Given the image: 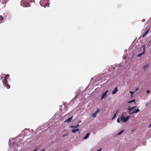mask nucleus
<instances>
[{
	"label": "nucleus",
	"instance_id": "f257e3e1",
	"mask_svg": "<svg viewBox=\"0 0 151 151\" xmlns=\"http://www.w3.org/2000/svg\"><path fill=\"white\" fill-rule=\"evenodd\" d=\"M9 74H7L6 75H5V74H4L3 75L2 77V78L4 77L3 81L4 84V85L7 88H10V86L9 84H8V81L7 80V79L9 78Z\"/></svg>",
	"mask_w": 151,
	"mask_h": 151
},
{
	"label": "nucleus",
	"instance_id": "f03ea898",
	"mask_svg": "<svg viewBox=\"0 0 151 151\" xmlns=\"http://www.w3.org/2000/svg\"><path fill=\"white\" fill-rule=\"evenodd\" d=\"M129 118V116H128L126 117L124 116V115L123 113L120 116V119L121 120L122 122H126Z\"/></svg>",
	"mask_w": 151,
	"mask_h": 151
},
{
	"label": "nucleus",
	"instance_id": "7ed1b4c3",
	"mask_svg": "<svg viewBox=\"0 0 151 151\" xmlns=\"http://www.w3.org/2000/svg\"><path fill=\"white\" fill-rule=\"evenodd\" d=\"M108 90H107L106 92H104L103 93V94H102V95L101 98V99L102 100L106 98V96H107V92H108Z\"/></svg>",
	"mask_w": 151,
	"mask_h": 151
},
{
	"label": "nucleus",
	"instance_id": "20e7f679",
	"mask_svg": "<svg viewBox=\"0 0 151 151\" xmlns=\"http://www.w3.org/2000/svg\"><path fill=\"white\" fill-rule=\"evenodd\" d=\"M140 111V110L139 109H137L135 110H134L133 111L131 112V114H135L136 113H137Z\"/></svg>",
	"mask_w": 151,
	"mask_h": 151
},
{
	"label": "nucleus",
	"instance_id": "39448f33",
	"mask_svg": "<svg viewBox=\"0 0 151 151\" xmlns=\"http://www.w3.org/2000/svg\"><path fill=\"white\" fill-rule=\"evenodd\" d=\"M143 52L142 53L138 54L137 55V57H140L142 54H143L144 53L145 50V45H143Z\"/></svg>",
	"mask_w": 151,
	"mask_h": 151
},
{
	"label": "nucleus",
	"instance_id": "423d86ee",
	"mask_svg": "<svg viewBox=\"0 0 151 151\" xmlns=\"http://www.w3.org/2000/svg\"><path fill=\"white\" fill-rule=\"evenodd\" d=\"M73 116H72L71 117H70V118H69L68 119L65 120V122H66L67 123L70 122H71L72 119L73 118Z\"/></svg>",
	"mask_w": 151,
	"mask_h": 151
},
{
	"label": "nucleus",
	"instance_id": "0eeeda50",
	"mask_svg": "<svg viewBox=\"0 0 151 151\" xmlns=\"http://www.w3.org/2000/svg\"><path fill=\"white\" fill-rule=\"evenodd\" d=\"M118 91L117 88H114V90L112 92V93L113 94H115Z\"/></svg>",
	"mask_w": 151,
	"mask_h": 151
},
{
	"label": "nucleus",
	"instance_id": "6e6552de",
	"mask_svg": "<svg viewBox=\"0 0 151 151\" xmlns=\"http://www.w3.org/2000/svg\"><path fill=\"white\" fill-rule=\"evenodd\" d=\"M149 29L147 30L146 32L142 35V37H144L147 34L149 31Z\"/></svg>",
	"mask_w": 151,
	"mask_h": 151
},
{
	"label": "nucleus",
	"instance_id": "1a4fd4ad",
	"mask_svg": "<svg viewBox=\"0 0 151 151\" xmlns=\"http://www.w3.org/2000/svg\"><path fill=\"white\" fill-rule=\"evenodd\" d=\"M79 126V124H78L76 126H71L70 127V128H77Z\"/></svg>",
	"mask_w": 151,
	"mask_h": 151
},
{
	"label": "nucleus",
	"instance_id": "9d476101",
	"mask_svg": "<svg viewBox=\"0 0 151 151\" xmlns=\"http://www.w3.org/2000/svg\"><path fill=\"white\" fill-rule=\"evenodd\" d=\"M89 135V133H87L86 135L84 137L83 139H86L88 137Z\"/></svg>",
	"mask_w": 151,
	"mask_h": 151
},
{
	"label": "nucleus",
	"instance_id": "9b49d317",
	"mask_svg": "<svg viewBox=\"0 0 151 151\" xmlns=\"http://www.w3.org/2000/svg\"><path fill=\"white\" fill-rule=\"evenodd\" d=\"M24 2V1H21V5L23 6H24V7H27V6H25V5H24L23 4V3Z\"/></svg>",
	"mask_w": 151,
	"mask_h": 151
},
{
	"label": "nucleus",
	"instance_id": "f8f14e48",
	"mask_svg": "<svg viewBox=\"0 0 151 151\" xmlns=\"http://www.w3.org/2000/svg\"><path fill=\"white\" fill-rule=\"evenodd\" d=\"M79 131V129H73L72 130V132H73V133H75L76 131Z\"/></svg>",
	"mask_w": 151,
	"mask_h": 151
},
{
	"label": "nucleus",
	"instance_id": "ddd939ff",
	"mask_svg": "<svg viewBox=\"0 0 151 151\" xmlns=\"http://www.w3.org/2000/svg\"><path fill=\"white\" fill-rule=\"evenodd\" d=\"M133 108L134 107H129L128 110V111H129V112H130L133 109Z\"/></svg>",
	"mask_w": 151,
	"mask_h": 151
},
{
	"label": "nucleus",
	"instance_id": "4468645a",
	"mask_svg": "<svg viewBox=\"0 0 151 151\" xmlns=\"http://www.w3.org/2000/svg\"><path fill=\"white\" fill-rule=\"evenodd\" d=\"M3 17L2 16H0V22H1V23L3 21Z\"/></svg>",
	"mask_w": 151,
	"mask_h": 151
},
{
	"label": "nucleus",
	"instance_id": "2eb2a0df",
	"mask_svg": "<svg viewBox=\"0 0 151 151\" xmlns=\"http://www.w3.org/2000/svg\"><path fill=\"white\" fill-rule=\"evenodd\" d=\"M148 64L145 65L143 66V69H146L147 68V67H148Z\"/></svg>",
	"mask_w": 151,
	"mask_h": 151
},
{
	"label": "nucleus",
	"instance_id": "dca6fc26",
	"mask_svg": "<svg viewBox=\"0 0 151 151\" xmlns=\"http://www.w3.org/2000/svg\"><path fill=\"white\" fill-rule=\"evenodd\" d=\"M99 111H100V109H99V108H97L96 111L95 112V114H96L97 113H99Z\"/></svg>",
	"mask_w": 151,
	"mask_h": 151
},
{
	"label": "nucleus",
	"instance_id": "f3484780",
	"mask_svg": "<svg viewBox=\"0 0 151 151\" xmlns=\"http://www.w3.org/2000/svg\"><path fill=\"white\" fill-rule=\"evenodd\" d=\"M135 100H132V101H129L128 102V103H131V102H134V104H135Z\"/></svg>",
	"mask_w": 151,
	"mask_h": 151
},
{
	"label": "nucleus",
	"instance_id": "a211bd4d",
	"mask_svg": "<svg viewBox=\"0 0 151 151\" xmlns=\"http://www.w3.org/2000/svg\"><path fill=\"white\" fill-rule=\"evenodd\" d=\"M96 114L94 113L92 114L91 116L93 117H95L96 116Z\"/></svg>",
	"mask_w": 151,
	"mask_h": 151
},
{
	"label": "nucleus",
	"instance_id": "6ab92c4d",
	"mask_svg": "<svg viewBox=\"0 0 151 151\" xmlns=\"http://www.w3.org/2000/svg\"><path fill=\"white\" fill-rule=\"evenodd\" d=\"M124 132L123 130H122L120 132L118 133L117 135H120L122 133Z\"/></svg>",
	"mask_w": 151,
	"mask_h": 151
},
{
	"label": "nucleus",
	"instance_id": "aec40b11",
	"mask_svg": "<svg viewBox=\"0 0 151 151\" xmlns=\"http://www.w3.org/2000/svg\"><path fill=\"white\" fill-rule=\"evenodd\" d=\"M116 114H117L116 112L115 113V114H114L113 117V118L112 119V120H113L116 117Z\"/></svg>",
	"mask_w": 151,
	"mask_h": 151
},
{
	"label": "nucleus",
	"instance_id": "412c9836",
	"mask_svg": "<svg viewBox=\"0 0 151 151\" xmlns=\"http://www.w3.org/2000/svg\"><path fill=\"white\" fill-rule=\"evenodd\" d=\"M117 122L118 123H120V119H119V118H118L117 119Z\"/></svg>",
	"mask_w": 151,
	"mask_h": 151
},
{
	"label": "nucleus",
	"instance_id": "4be33fe9",
	"mask_svg": "<svg viewBox=\"0 0 151 151\" xmlns=\"http://www.w3.org/2000/svg\"><path fill=\"white\" fill-rule=\"evenodd\" d=\"M49 3H47L45 5V7L46 6H47V7H49Z\"/></svg>",
	"mask_w": 151,
	"mask_h": 151
},
{
	"label": "nucleus",
	"instance_id": "5701e85b",
	"mask_svg": "<svg viewBox=\"0 0 151 151\" xmlns=\"http://www.w3.org/2000/svg\"><path fill=\"white\" fill-rule=\"evenodd\" d=\"M131 94V97H132V95H133V92H132V91H130L129 92Z\"/></svg>",
	"mask_w": 151,
	"mask_h": 151
},
{
	"label": "nucleus",
	"instance_id": "b1692460",
	"mask_svg": "<svg viewBox=\"0 0 151 151\" xmlns=\"http://www.w3.org/2000/svg\"><path fill=\"white\" fill-rule=\"evenodd\" d=\"M150 92V91L149 90H148L147 91V93H149Z\"/></svg>",
	"mask_w": 151,
	"mask_h": 151
},
{
	"label": "nucleus",
	"instance_id": "393cba45",
	"mask_svg": "<svg viewBox=\"0 0 151 151\" xmlns=\"http://www.w3.org/2000/svg\"><path fill=\"white\" fill-rule=\"evenodd\" d=\"M68 135V134H65V135H63V137H65L66 136V135Z\"/></svg>",
	"mask_w": 151,
	"mask_h": 151
},
{
	"label": "nucleus",
	"instance_id": "a878e982",
	"mask_svg": "<svg viewBox=\"0 0 151 151\" xmlns=\"http://www.w3.org/2000/svg\"><path fill=\"white\" fill-rule=\"evenodd\" d=\"M136 107V106H134L133 107H134L133 108V109H134Z\"/></svg>",
	"mask_w": 151,
	"mask_h": 151
},
{
	"label": "nucleus",
	"instance_id": "bb28decb",
	"mask_svg": "<svg viewBox=\"0 0 151 151\" xmlns=\"http://www.w3.org/2000/svg\"><path fill=\"white\" fill-rule=\"evenodd\" d=\"M138 88H136L135 91H137V90H138Z\"/></svg>",
	"mask_w": 151,
	"mask_h": 151
},
{
	"label": "nucleus",
	"instance_id": "cd10ccee",
	"mask_svg": "<svg viewBox=\"0 0 151 151\" xmlns=\"http://www.w3.org/2000/svg\"><path fill=\"white\" fill-rule=\"evenodd\" d=\"M44 150H45V149H43L41 151H44Z\"/></svg>",
	"mask_w": 151,
	"mask_h": 151
},
{
	"label": "nucleus",
	"instance_id": "c85d7f7f",
	"mask_svg": "<svg viewBox=\"0 0 151 151\" xmlns=\"http://www.w3.org/2000/svg\"><path fill=\"white\" fill-rule=\"evenodd\" d=\"M151 126V124H150V125H149V127H150Z\"/></svg>",
	"mask_w": 151,
	"mask_h": 151
},
{
	"label": "nucleus",
	"instance_id": "c756f323",
	"mask_svg": "<svg viewBox=\"0 0 151 151\" xmlns=\"http://www.w3.org/2000/svg\"><path fill=\"white\" fill-rule=\"evenodd\" d=\"M124 58V59L126 58V56H124V58Z\"/></svg>",
	"mask_w": 151,
	"mask_h": 151
},
{
	"label": "nucleus",
	"instance_id": "7c9ffc66",
	"mask_svg": "<svg viewBox=\"0 0 151 151\" xmlns=\"http://www.w3.org/2000/svg\"><path fill=\"white\" fill-rule=\"evenodd\" d=\"M101 149H99V151H101Z\"/></svg>",
	"mask_w": 151,
	"mask_h": 151
},
{
	"label": "nucleus",
	"instance_id": "2f4dec72",
	"mask_svg": "<svg viewBox=\"0 0 151 151\" xmlns=\"http://www.w3.org/2000/svg\"><path fill=\"white\" fill-rule=\"evenodd\" d=\"M37 150V149H36V150H34V151H36Z\"/></svg>",
	"mask_w": 151,
	"mask_h": 151
},
{
	"label": "nucleus",
	"instance_id": "473e14b6",
	"mask_svg": "<svg viewBox=\"0 0 151 151\" xmlns=\"http://www.w3.org/2000/svg\"><path fill=\"white\" fill-rule=\"evenodd\" d=\"M37 150V149H36V150H34V151H36Z\"/></svg>",
	"mask_w": 151,
	"mask_h": 151
}]
</instances>
